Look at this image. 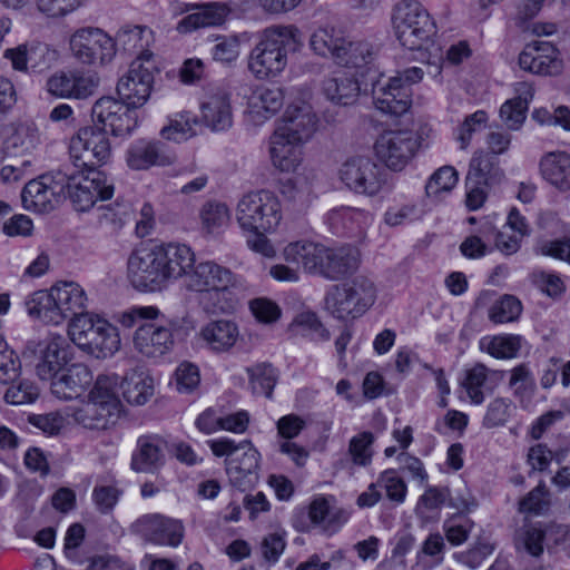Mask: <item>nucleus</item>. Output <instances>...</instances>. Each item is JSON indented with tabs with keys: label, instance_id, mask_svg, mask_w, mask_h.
<instances>
[{
	"label": "nucleus",
	"instance_id": "nucleus-10",
	"mask_svg": "<svg viewBox=\"0 0 570 570\" xmlns=\"http://www.w3.org/2000/svg\"><path fill=\"white\" fill-rule=\"evenodd\" d=\"M151 56V52L142 51L118 81L117 94L120 100L134 109L142 107L150 97L156 69L150 61Z\"/></svg>",
	"mask_w": 570,
	"mask_h": 570
},
{
	"label": "nucleus",
	"instance_id": "nucleus-22",
	"mask_svg": "<svg viewBox=\"0 0 570 570\" xmlns=\"http://www.w3.org/2000/svg\"><path fill=\"white\" fill-rule=\"evenodd\" d=\"M317 117L307 102L289 105L275 131L294 138V141H307L316 130Z\"/></svg>",
	"mask_w": 570,
	"mask_h": 570
},
{
	"label": "nucleus",
	"instance_id": "nucleus-29",
	"mask_svg": "<svg viewBox=\"0 0 570 570\" xmlns=\"http://www.w3.org/2000/svg\"><path fill=\"white\" fill-rule=\"evenodd\" d=\"M160 257L166 274V283L186 276L195 265V255L190 247L184 244H167L159 246Z\"/></svg>",
	"mask_w": 570,
	"mask_h": 570
},
{
	"label": "nucleus",
	"instance_id": "nucleus-63",
	"mask_svg": "<svg viewBox=\"0 0 570 570\" xmlns=\"http://www.w3.org/2000/svg\"><path fill=\"white\" fill-rule=\"evenodd\" d=\"M380 489H384L386 497L401 503L404 501L406 495V484L402 478H400L394 470L384 471L377 479Z\"/></svg>",
	"mask_w": 570,
	"mask_h": 570
},
{
	"label": "nucleus",
	"instance_id": "nucleus-48",
	"mask_svg": "<svg viewBox=\"0 0 570 570\" xmlns=\"http://www.w3.org/2000/svg\"><path fill=\"white\" fill-rule=\"evenodd\" d=\"M522 311L521 302L512 295H504L490 308L489 317L494 323L515 321Z\"/></svg>",
	"mask_w": 570,
	"mask_h": 570
},
{
	"label": "nucleus",
	"instance_id": "nucleus-20",
	"mask_svg": "<svg viewBox=\"0 0 570 570\" xmlns=\"http://www.w3.org/2000/svg\"><path fill=\"white\" fill-rule=\"evenodd\" d=\"M132 342L135 348L144 356L159 357L171 351L174 335L170 327L155 320L138 325Z\"/></svg>",
	"mask_w": 570,
	"mask_h": 570
},
{
	"label": "nucleus",
	"instance_id": "nucleus-27",
	"mask_svg": "<svg viewBox=\"0 0 570 570\" xmlns=\"http://www.w3.org/2000/svg\"><path fill=\"white\" fill-rule=\"evenodd\" d=\"M303 141L276 131L269 138V155L273 165L282 171H294L302 161Z\"/></svg>",
	"mask_w": 570,
	"mask_h": 570
},
{
	"label": "nucleus",
	"instance_id": "nucleus-6",
	"mask_svg": "<svg viewBox=\"0 0 570 570\" xmlns=\"http://www.w3.org/2000/svg\"><path fill=\"white\" fill-rule=\"evenodd\" d=\"M375 299L374 283L365 276H357L348 283L334 286L327 294L325 303L334 317L345 320L362 315Z\"/></svg>",
	"mask_w": 570,
	"mask_h": 570
},
{
	"label": "nucleus",
	"instance_id": "nucleus-50",
	"mask_svg": "<svg viewBox=\"0 0 570 570\" xmlns=\"http://www.w3.org/2000/svg\"><path fill=\"white\" fill-rule=\"evenodd\" d=\"M544 531L534 525L521 529L515 537V548L524 549L532 557H539L543 552Z\"/></svg>",
	"mask_w": 570,
	"mask_h": 570
},
{
	"label": "nucleus",
	"instance_id": "nucleus-59",
	"mask_svg": "<svg viewBox=\"0 0 570 570\" xmlns=\"http://www.w3.org/2000/svg\"><path fill=\"white\" fill-rule=\"evenodd\" d=\"M293 326L301 327L303 334L315 341H327L330 332L323 326L313 312H302L293 321Z\"/></svg>",
	"mask_w": 570,
	"mask_h": 570
},
{
	"label": "nucleus",
	"instance_id": "nucleus-53",
	"mask_svg": "<svg viewBox=\"0 0 570 570\" xmlns=\"http://www.w3.org/2000/svg\"><path fill=\"white\" fill-rule=\"evenodd\" d=\"M12 385L4 393V401L13 405H22L33 403L39 397L38 386L29 381L21 380Z\"/></svg>",
	"mask_w": 570,
	"mask_h": 570
},
{
	"label": "nucleus",
	"instance_id": "nucleus-1",
	"mask_svg": "<svg viewBox=\"0 0 570 570\" xmlns=\"http://www.w3.org/2000/svg\"><path fill=\"white\" fill-rule=\"evenodd\" d=\"M186 286L199 293V304L208 314L234 312L237 306L236 291L245 288L239 276L214 261L195 264L187 274Z\"/></svg>",
	"mask_w": 570,
	"mask_h": 570
},
{
	"label": "nucleus",
	"instance_id": "nucleus-14",
	"mask_svg": "<svg viewBox=\"0 0 570 570\" xmlns=\"http://www.w3.org/2000/svg\"><path fill=\"white\" fill-rule=\"evenodd\" d=\"M68 181L63 170L46 174L26 184L21 193L27 209L38 213L52 210L63 196V184Z\"/></svg>",
	"mask_w": 570,
	"mask_h": 570
},
{
	"label": "nucleus",
	"instance_id": "nucleus-3",
	"mask_svg": "<svg viewBox=\"0 0 570 570\" xmlns=\"http://www.w3.org/2000/svg\"><path fill=\"white\" fill-rule=\"evenodd\" d=\"M70 340L96 358L112 356L120 347L118 330L91 314L78 315L69 325Z\"/></svg>",
	"mask_w": 570,
	"mask_h": 570
},
{
	"label": "nucleus",
	"instance_id": "nucleus-41",
	"mask_svg": "<svg viewBox=\"0 0 570 570\" xmlns=\"http://www.w3.org/2000/svg\"><path fill=\"white\" fill-rule=\"evenodd\" d=\"M344 40L345 38L334 28L324 27L312 35L309 45L316 55L330 57L336 62L337 58H342L340 53L343 50Z\"/></svg>",
	"mask_w": 570,
	"mask_h": 570
},
{
	"label": "nucleus",
	"instance_id": "nucleus-36",
	"mask_svg": "<svg viewBox=\"0 0 570 570\" xmlns=\"http://www.w3.org/2000/svg\"><path fill=\"white\" fill-rule=\"evenodd\" d=\"M326 256L325 266L324 269H322V276L326 278L340 279L355 272L358 267L360 254L354 247H327Z\"/></svg>",
	"mask_w": 570,
	"mask_h": 570
},
{
	"label": "nucleus",
	"instance_id": "nucleus-24",
	"mask_svg": "<svg viewBox=\"0 0 570 570\" xmlns=\"http://www.w3.org/2000/svg\"><path fill=\"white\" fill-rule=\"evenodd\" d=\"M92 380V373L87 365L82 363L67 365L51 381V393L60 400H76L85 394Z\"/></svg>",
	"mask_w": 570,
	"mask_h": 570
},
{
	"label": "nucleus",
	"instance_id": "nucleus-43",
	"mask_svg": "<svg viewBox=\"0 0 570 570\" xmlns=\"http://www.w3.org/2000/svg\"><path fill=\"white\" fill-rule=\"evenodd\" d=\"M73 419L77 423L90 430H106L118 420L111 413H107L104 406L101 407L90 400L85 406L75 411Z\"/></svg>",
	"mask_w": 570,
	"mask_h": 570
},
{
	"label": "nucleus",
	"instance_id": "nucleus-52",
	"mask_svg": "<svg viewBox=\"0 0 570 570\" xmlns=\"http://www.w3.org/2000/svg\"><path fill=\"white\" fill-rule=\"evenodd\" d=\"M374 435L371 432H362L351 439L348 444V453L352 461L356 465L366 466L372 460V444Z\"/></svg>",
	"mask_w": 570,
	"mask_h": 570
},
{
	"label": "nucleus",
	"instance_id": "nucleus-46",
	"mask_svg": "<svg viewBox=\"0 0 570 570\" xmlns=\"http://www.w3.org/2000/svg\"><path fill=\"white\" fill-rule=\"evenodd\" d=\"M371 219L370 213L357 208H340L331 210L327 215V222L334 233H340L341 229H352L355 223L358 226L366 224Z\"/></svg>",
	"mask_w": 570,
	"mask_h": 570
},
{
	"label": "nucleus",
	"instance_id": "nucleus-12",
	"mask_svg": "<svg viewBox=\"0 0 570 570\" xmlns=\"http://www.w3.org/2000/svg\"><path fill=\"white\" fill-rule=\"evenodd\" d=\"M70 49L75 58L85 65H105L115 57L116 43L99 28H81L70 38Z\"/></svg>",
	"mask_w": 570,
	"mask_h": 570
},
{
	"label": "nucleus",
	"instance_id": "nucleus-11",
	"mask_svg": "<svg viewBox=\"0 0 570 570\" xmlns=\"http://www.w3.org/2000/svg\"><path fill=\"white\" fill-rule=\"evenodd\" d=\"M340 176L351 190L368 196L376 195L386 183V170L365 156L348 158Z\"/></svg>",
	"mask_w": 570,
	"mask_h": 570
},
{
	"label": "nucleus",
	"instance_id": "nucleus-56",
	"mask_svg": "<svg viewBox=\"0 0 570 570\" xmlns=\"http://www.w3.org/2000/svg\"><path fill=\"white\" fill-rule=\"evenodd\" d=\"M549 491L543 482H540L521 501L520 511L531 514H542L550 507Z\"/></svg>",
	"mask_w": 570,
	"mask_h": 570
},
{
	"label": "nucleus",
	"instance_id": "nucleus-15",
	"mask_svg": "<svg viewBox=\"0 0 570 570\" xmlns=\"http://www.w3.org/2000/svg\"><path fill=\"white\" fill-rule=\"evenodd\" d=\"M68 181L63 170L46 174L26 184L21 193L27 209L38 213L52 210L63 196V184Z\"/></svg>",
	"mask_w": 570,
	"mask_h": 570
},
{
	"label": "nucleus",
	"instance_id": "nucleus-4",
	"mask_svg": "<svg viewBox=\"0 0 570 570\" xmlns=\"http://www.w3.org/2000/svg\"><path fill=\"white\" fill-rule=\"evenodd\" d=\"M392 24L400 43L410 50L423 49L436 33L430 13L415 0H402L395 4Z\"/></svg>",
	"mask_w": 570,
	"mask_h": 570
},
{
	"label": "nucleus",
	"instance_id": "nucleus-44",
	"mask_svg": "<svg viewBox=\"0 0 570 570\" xmlns=\"http://www.w3.org/2000/svg\"><path fill=\"white\" fill-rule=\"evenodd\" d=\"M533 46H525L519 56V66L521 69L534 75H556L561 70L560 60H547V57L540 56L534 51Z\"/></svg>",
	"mask_w": 570,
	"mask_h": 570
},
{
	"label": "nucleus",
	"instance_id": "nucleus-16",
	"mask_svg": "<svg viewBox=\"0 0 570 570\" xmlns=\"http://www.w3.org/2000/svg\"><path fill=\"white\" fill-rule=\"evenodd\" d=\"M134 533L158 546L178 547L184 538L181 521L160 513H149L138 518L131 525Z\"/></svg>",
	"mask_w": 570,
	"mask_h": 570
},
{
	"label": "nucleus",
	"instance_id": "nucleus-38",
	"mask_svg": "<svg viewBox=\"0 0 570 570\" xmlns=\"http://www.w3.org/2000/svg\"><path fill=\"white\" fill-rule=\"evenodd\" d=\"M542 177L561 191L570 190V155L549 153L540 161Z\"/></svg>",
	"mask_w": 570,
	"mask_h": 570
},
{
	"label": "nucleus",
	"instance_id": "nucleus-13",
	"mask_svg": "<svg viewBox=\"0 0 570 570\" xmlns=\"http://www.w3.org/2000/svg\"><path fill=\"white\" fill-rule=\"evenodd\" d=\"M91 117L97 126L116 137L130 135L138 124L135 109L112 97L98 99L91 108Z\"/></svg>",
	"mask_w": 570,
	"mask_h": 570
},
{
	"label": "nucleus",
	"instance_id": "nucleus-7",
	"mask_svg": "<svg viewBox=\"0 0 570 570\" xmlns=\"http://www.w3.org/2000/svg\"><path fill=\"white\" fill-rule=\"evenodd\" d=\"M68 181L63 184V195L67 193L75 208L79 212L89 210L98 199L107 200L114 195V185L107 181L104 171L91 169L63 170Z\"/></svg>",
	"mask_w": 570,
	"mask_h": 570
},
{
	"label": "nucleus",
	"instance_id": "nucleus-32",
	"mask_svg": "<svg viewBox=\"0 0 570 570\" xmlns=\"http://www.w3.org/2000/svg\"><path fill=\"white\" fill-rule=\"evenodd\" d=\"M239 332L237 325L228 320H217L202 327L199 336L213 352L229 351L236 343Z\"/></svg>",
	"mask_w": 570,
	"mask_h": 570
},
{
	"label": "nucleus",
	"instance_id": "nucleus-40",
	"mask_svg": "<svg viewBox=\"0 0 570 570\" xmlns=\"http://www.w3.org/2000/svg\"><path fill=\"white\" fill-rule=\"evenodd\" d=\"M28 314L45 323L60 324L59 312L56 309V301L52 287L49 291L35 292L27 301Z\"/></svg>",
	"mask_w": 570,
	"mask_h": 570
},
{
	"label": "nucleus",
	"instance_id": "nucleus-2",
	"mask_svg": "<svg viewBox=\"0 0 570 570\" xmlns=\"http://www.w3.org/2000/svg\"><path fill=\"white\" fill-rule=\"evenodd\" d=\"M301 45L299 31L294 26L266 28L248 55L247 68L258 80L277 77L287 66V53Z\"/></svg>",
	"mask_w": 570,
	"mask_h": 570
},
{
	"label": "nucleus",
	"instance_id": "nucleus-28",
	"mask_svg": "<svg viewBox=\"0 0 570 570\" xmlns=\"http://www.w3.org/2000/svg\"><path fill=\"white\" fill-rule=\"evenodd\" d=\"M322 91L326 99L333 104L351 106L357 100L361 88L353 75L334 72L323 80Z\"/></svg>",
	"mask_w": 570,
	"mask_h": 570
},
{
	"label": "nucleus",
	"instance_id": "nucleus-8",
	"mask_svg": "<svg viewBox=\"0 0 570 570\" xmlns=\"http://www.w3.org/2000/svg\"><path fill=\"white\" fill-rule=\"evenodd\" d=\"M111 156L107 131L95 126L81 128L70 142V157L77 169H97Z\"/></svg>",
	"mask_w": 570,
	"mask_h": 570
},
{
	"label": "nucleus",
	"instance_id": "nucleus-37",
	"mask_svg": "<svg viewBox=\"0 0 570 570\" xmlns=\"http://www.w3.org/2000/svg\"><path fill=\"white\" fill-rule=\"evenodd\" d=\"M229 8L225 3L210 2L197 7V11L188 14L178 23L179 32H190L198 28L219 26L229 13Z\"/></svg>",
	"mask_w": 570,
	"mask_h": 570
},
{
	"label": "nucleus",
	"instance_id": "nucleus-9",
	"mask_svg": "<svg viewBox=\"0 0 570 570\" xmlns=\"http://www.w3.org/2000/svg\"><path fill=\"white\" fill-rule=\"evenodd\" d=\"M127 269L130 283L139 291L156 292L166 285L158 245L135 249L128 258Z\"/></svg>",
	"mask_w": 570,
	"mask_h": 570
},
{
	"label": "nucleus",
	"instance_id": "nucleus-5",
	"mask_svg": "<svg viewBox=\"0 0 570 570\" xmlns=\"http://www.w3.org/2000/svg\"><path fill=\"white\" fill-rule=\"evenodd\" d=\"M236 219L244 230L273 232L282 220L281 203L266 189L247 193L237 204Z\"/></svg>",
	"mask_w": 570,
	"mask_h": 570
},
{
	"label": "nucleus",
	"instance_id": "nucleus-19",
	"mask_svg": "<svg viewBox=\"0 0 570 570\" xmlns=\"http://www.w3.org/2000/svg\"><path fill=\"white\" fill-rule=\"evenodd\" d=\"M411 89L402 82V78L377 80L372 85L374 106L384 114L402 116L411 106Z\"/></svg>",
	"mask_w": 570,
	"mask_h": 570
},
{
	"label": "nucleus",
	"instance_id": "nucleus-49",
	"mask_svg": "<svg viewBox=\"0 0 570 570\" xmlns=\"http://www.w3.org/2000/svg\"><path fill=\"white\" fill-rule=\"evenodd\" d=\"M521 341L519 335H497L489 340L487 351L495 358H513L521 348Z\"/></svg>",
	"mask_w": 570,
	"mask_h": 570
},
{
	"label": "nucleus",
	"instance_id": "nucleus-54",
	"mask_svg": "<svg viewBox=\"0 0 570 570\" xmlns=\"http://www.w3.org/2000/svg\"><path fill=\"white\" fill-rule=\"evenodd\" d=\"M512 411V402L508 399L497 397L487 407L482 425L487 429H494L504 425Z\"/></svg>",
	"mask_w": 570,
	"mask_h": 570
},
{
	"label": "nucleus",
	"instance_id": "nucleus-45",
	"mask_svg": "<svg viewBox=\"0 0 570 570\" xmlns=\"http://www.w3.org/2000/svg\"><path fill=\"white\" fill-rule=\"evenodd\" d=\"M248 373L253 393L271 397L278 379L276 368L263 363L249 368Z\"/></svg>",
	"mask_w": 570,
	"mask_h": 570
},
{
	"label": "nucleus",
	"instance_id": "nucleus-21",
	"mask_svg": "<svg viewBox=\"0 0 570 570\" xmlns=\"http://www.w3.org/2000/svg\"><path fill=\"white\" fill-rule=\"evenodd\" d=\"M39 361L36 373L40 380L52 381L70 361L69 344L62 336H52L37 346Z\"/></svg>",
	"mask_w": 570,
	"mask_h": 570
},
{
	"label": "nucleus",
	"instance_id": "nucleus-35",
	"mask_svg": "<svg viewBox=\"0 0 570 570\" xmlns=\"http://www.w3.org/2000/svg\"><path fill=\"white\" fill-rule=\"evenodd\" d=\"M504 177L503 170L499 166V160L491 154L483 150L475 151L471 161L466 178L469 184H481L493 186L499 184Z\"/></svg>",
	"mask_w": 570,
	"mask_h": 570
},
{
	"label": "nucleus",
	"instance_id": "nucleus-62",
	"mask_svg": "<svg viewBox=\"0 0 570 570\" xmlns=\"http://www.w3.org/2000/svg\"><path fill=\"white\" fill-rule=\"evenodd\" d=\"M27 46L29 67L35 70H46L57 60V51L50 49L46 43L32 42Z\"/></svg>",
	"mask_w": 570,
	"mask_h": 570
},
{
	"label": "nucleus",
	"instance_id": "nucleus-55",
	"mask_svg": "<svg viewBox=\"0 0 570 570\" xmlns=\"http://www.w3.org/2000/svg\"><path fill=\"white\" fill-rule=\"evenodd\" d=\"M474 522L466 515L453 514L444 522L443 529L445 537L453 546H459L466 541Z\"/></svg>",
	"mask_w": 570,
	"mask_h": 570
},
{
	"label": "nucleus",
	"instance_id": "nucleus-30",
	"mask_svg": "<svg viewBox=\"0 0 570 570\" xmlns=\"http://www.w3.org/2000/svg\"><path fill=\"white\" fill-rule=\"evenodd\" d=\"M203 119L214 131H223L232 127L233 114L229 95L223 90L212 94L202 104Z\"/></svg>",
	"mask_w": 570,
	"mask_h": 570
},
{
	"label": "nucleus",
	"instance_id": "nucleus-31",
	"mask_svg": "<svg viewBox=\"0 0 570 570\" xmlns=\"http://www.w3.org/2000/svg\"><path fill=\"white\" fill-rule=\"evenodd\" d=\"M56 309L59 312L60 323L69 317L76 318L85 315L86 295L83 289L73 282H61L52 286Z\"/></svg>",
	"mask_w": 570,
	"mask_h": 570
},
{
	"label": "nucleus",
	"instance_id": "nucleus-42",
	"mask_svg": "<svg viewBox=\"0 0 570 570\" xmlns=\"http://www.w3.org/2000/svg\"><path fill=\"white\" fill-rule=\"evenodd\" d=\"M342 49L340 53L342 58H337L336 63L348 68H360L370 63L376 53L370 42L350 41L346 38Z\"/></svg>",
	"mask_w": 570,
	"mask_h": 570
},
{
	"label": "nucleus",
	"instance_id": "nucleus-58",
	"mask_svg": "<svg viewBox=\"0 0 570 570\" xmlns=\"http://www.w3.org/2000/svg\"><path fill=\"white\" fill-rule=\"evenodd\" d=\"M200 219L203 226L212 232L227 224L229 212L225 204L208 202L200 210Z\"/></svg>",
	"mask_w": 570,
	"mask_h": 570
},
{
	"label": "nucleus",
	"instance_id": "nucleus-18",
	"mask_svg": "<svg viewBox=\"0 0 570 570\" xmlns=\"http://www.w3.org/2000/svg\"><path fill=\"white\" fill-rule=\"evenodd\" d=\"M99 85V79L89 72L59 71L47 80L50 95L67 99H86L92 96Z\"/></svg>",
	"mask_w": 570,
	"mask_h": 570
},
{
	"label": "nucleus",
	"instance_id": "nucleus-23",
	"mask_svg": "<svg viewBox=\"0 0 570 570\" xmlns=\"http://www.w3.org/2000/svg\"><path fill=\"white\" fill-rule=\"evenodd\" d=\"M175 159V154L160 140L138 139L127 150V164L135 170H145L151 166H168Z\"/></svg>",
	"mask_w": 570,
	"mask_h": 570
},
{
	"label": "nucleus",
	"instance_id": "nucleus-60",
	"mask_svg": "<svg viewBox=\"0 0 570 570\" xmlns=\"http://www.w3.org/2000/svg\"><path fill=\"white\" fill-rule=\"evenodd\" d=\"M240 40L238 36H222L216 38V43L212 49L215 61L230 63L239 56Z\"/></svg>",
	"mask_w": 570,
	"mask_h": 570
},
{
	"label": "nucleus",
	"instance_id": "nucleus-47",
	"mask_svg": "<svg viewBox=\"0 0 570 570\" xmlns=\"http://www.w3.org/2000/svg\"><path fill=\"white\" fill-rule=\"evenodd\" d=\"M197 124L196 119L190 114H180L171 119L169 125L164 127L160 135L168 140L180 142L193 137L196 132L194 126Z\"/></svg>",
	"mask_w": 570,
	"mask_h": 570
},
{
	"label": "nucleus",
	"instance_id": "nucleus-61",
	"mask_svg": "<svg viewBox=\"0 0 570 570\" xmlns=\"http://www.w3.org/2000/svg\"><path fill=\"white\" fill-rule=\"evenodd\" d=\"M254 99L253 106L257 109V112L264 110L269 115H274L283 107L284 92L279 87H267L261 89Z\"/></svg>",
	"mask_w": 570,
	"mask_h": 570
},
{
	"label": "nucleus",
	"instance_id": "nucleus-57",
	"mask_svg": "<svg viewBox=\"0 0 570 570\" xmlns=\"http://www.w3.org/2000/svg\"><path fill=\"white\" fill-rule=\"evenodd\" d=\"M488 368L483 364H475L466 372L465 381L463 383L466 393L474 404H481L484 401V393L482 386L487 380Z\"/></svg>",
	"mask_w": 570,
	"mask_h": 570
},
{
	"label": "nucleus",
	"instance_id": "nucleus-64",
	"mask_svg": "<svg viewBox=\"0 0 570 570\" xmlns=\"http://www.w3.org/2000/svg\"><path fill=\"white\" fill-rule=\"evenodd\" d=\"M488 121V115L484 110H478L465 117L462 125L458 128L456 139L461 144V148L465 149L472 138V135L482 130Z\"/></svg>",
	"mask_w": 570,
	"mask_h": 570
},
{
	"label": "nucleus",
	"instance_id": "nucleus-33",
	"mask_svg": "<svg viewBox=\"0 0 570 570\" xmlns=\"http://www.w3.org/2000/svg\"><path fill=\"white\" fill-rule=\"evenodd\" d=\"M120 380L117 374H100L89 393V400L104 406L107 413L119 417L122 409L118 394Z\"/></svg>",
	"mask_w": 570,
	"mask_h": 570
},
{
	"label": "nucleus",
	"instance_id": "nucleus-26",
	"mask_svg": "<svg viewBox=\"0 0 570 570\" xmlns=\"http://www.w3.org/2000/svg\"><path fill=\"white\" fill-rule=\"evenodd\" d=\"M327 255V247L314 242H295L284 248L286 262L299 265L309 274L322 275Z\"/></svg>",
	"mask_w": 570,
	"mask_h": 570
},
{
	"label": "nucleus",
	"instance_id": "nucleus-34",
	"mask_svg": "<svg viewBox=\"0 0 570 570\" xmlns=\"http://www.w3.org/2000/svg\"><path fill=\"white\" fill-rule=\"evenodd\" d=\"M164 442L155 436H140L132 454L131 468L136 472H154L164 464Z\"/></svg>",
	"mask_w": 570,
	"mask_h": 570
},
{
	"label": "nucleus",
	"instance_id": "nucleus-25",
	"mask_svg": "<svg viewBox=\"0 0 570 570\" xmlns=\"http://www.w3.org/2000/svg\"><path fill=\"white\" fill-rule=\"evenodd\" d=\"M259 458V452L250 441H242L238 453L225 461L226 472L232 484L244 490L257 473Z\"/></svg>",
	"mask_w": 570,
	"mask_h": 570
},
{
	"label": "nucleus",
	"instance_id": "nucleus-51",
	"mask_svg": "<svg viewBox=\"0 0 570 570\" xmlns=\"http://www.w3.org/2000/svg\"><path fill=\"white\" fill-rule=\"evenodd\" d=\"M458 183V173L451 166L439 168L425 186L428 196H439L442 191H450Z\"/></svg>",
	"mask_w": 570,
	"mask_h": 570
},
{
	"label": "nucleus",
	"instance_id": "nucleus-39",
	"mask_svg": "<svg viewBox=\"0 0 570 570\" xmlns=\"http://www.w3.org/2000/svg\"><path fill=\"white\" fill-rule=\"evenodd\" d=\"M122 396L132 405H144L155 391L154 380L144 371L131 370L121 379Z\"/></svg>",
	"mask_w": 570,
	"mask_h": 570
},
{
	"label": "nucleus",
	"instance_id": "nucleus-17",
	"mask_svg": "<svg viewBox=\"0 0 570 570\" xmlns=\"http://www.w3.org/2000/svg\"><path fill=\"white\" fill-rule=\"evenodd\" d=\"M417 148L411 131H387L375 142V153L381 161L392 170H402L412 159Z\"/></svg>",
	"mask_w": 570,
	"mask_h": 570
}]
</instances>
